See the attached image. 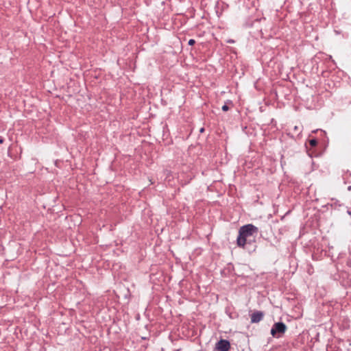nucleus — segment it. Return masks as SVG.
Listing matches in <instances>:
<instances>
[{
  "instance_id": "obj_7",
  "label": "nucleus",
  "mask_w": 351,
  "mask_h": 351,
  "mask_svg": "<svg viewBox=\"0 0 351 351\" xmlns=\"http://www.w3.org/2000/svg\"><path fill=\"white\" fill-rule=\"evenodd\" d=\"M228 109H229V108L227 105H223L222 106V110H223V111H227V110H228Z\"/></svg>"
},
{
  "instance_id": "obj_1",
  "label": "nucleus",
  "mask_w": 351,
  "mask_h": 351,
  "mask_svg": "<svg viewBox=\"0 0 351 351\" xmlns=\"http://www.w3.org/2000/svg\"><path fill=\"white\" fill-rule=\"evenodd\" d=\"M258 233V228L252 224H247L240 228L237 241L239 247H244L247 238Z\"/></svg>"
},
{
  "instance_id": "obj_9",
  "label": "nucleus",
  "mask_w": 351,
  "mask_h": 351,
  "mask_svg": "<svg viewBox=\"0 0 351 351\" xmlns=\"http://www.w3.org/2000/svg\"><path fill=\"white\" fill-rule=\"evenodd\" d=\"M348 189L349 191H351V186H348Z\"/></svg>"
},
{
  "instance_id": "obj_6",
  "label": "nucleus",
  "mask_w": 351,
  "mask_h": 351,
  "mask_svg": "<svg viewBox=\"0 0 351 351\" xmlns=\"http://www.w3.org/2000/svg\"><path fill=\"white\" fill-rule=\"evenodd\" d=\"M195 40H193V39H190V40H189L188 44H189V45H194V44H195Z\"/></svg>"
},
{
  "instance_id": "obj_5",
  "label": "nucleus",
  "mask_w": 351,
  "mask_h": 351,
  "mask_svg": "<svg viewBox=\"0 0 351 351\" xmlns=\"http://www.w3.org/2000/svg\"><path fill=\"white\" fill-rule=\"evenodd\" d=\"M309 143H310L311 146H312V147H315V146H316V145H317V140H316V139H314V138H313V139H311V140L309 141Z\"/></svg>"
},
{
  "instance_id": "obj_3",
  "label": "nucleus",
  "mask_w": 351,
  "mask_h": 351,
  "mask_svg": "<svg viewBox=\"0 0 351 351\" xmlns=\"http://www.w3.org/2000/svg\"><path fill=\"white\" fill-rule=\"evenodd\" d=\"M230 348V342L226 339H221L216 345V348L219 351H228Z\"/></svg>"
},
{
  "instance_id": "obj_8",
  "label": "nucleus",
  "mask_w": 351,
  "mask_h": 351,
  "mask_svg": "<svg viewBox=\"0 0 351 351\" xmlns=\"http://www.w3.org/2000/svg\"><path fill=\"white\" fill-rule=\"evenodd\" d=\"M204 128H201V129H200V132H204Z\"/></svg>"
},
{
  "instance_id": "obj_4",
  "label": "nucleus",
  "mask_w": 351,
  "mask_h": 351,
  "mask_svg": "<svg viewBox=\"0 0 351 351\" xmlns=\"http://www.w3.org/2000/svg\"><path fill=\"white\" fill-rule=\"evenodd\" d=\"M263 317V313L260 311L254 313L251 316V322L252 323L259 322Z\"/></svg>"
},
{
  "instance_id": "obj_2",
  "label": "nucleus",
  "mask_w": 351,
  "mask_h": 351,
  "mask_svg": "<svg viewBox=\"0 0 351 351\" xmlns=\"http://www.w3.org/2000/svg\"><path fill=\"white\" fill-rule=\"evenodd\" d=\"M286 330L287 326L283 322H277L273 325L271 329V335L274 337L279 338L286 332Z\"/></svg>"
}]
</instances>
